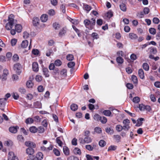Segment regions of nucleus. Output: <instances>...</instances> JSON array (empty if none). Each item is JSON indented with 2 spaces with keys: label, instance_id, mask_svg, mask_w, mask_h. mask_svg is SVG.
I'll use <instances>...</instances> for the list:
<instances>
[{
  "label": "nucleus",
  "instance_id": "4be33fe9",
  "mask_svg": "<svg viewBox=\"0 0 160 160\" xmlns=\"http://www.w3.org/2000/svg\"><path fill=\"white\" fill-rule=\"evenodd\" d=\"M27 87L28 88H31L33 86V83L31 80L28 81L26 83Z\"/></svg>",
  "mask_w": 160,
  "mask_h": 160
},
{
  "label": "nucleus",
  "instance_id": "ddd939ff",
  "mask_svg": "<svg viewBox=\"0 0 160 160\" xmlns=\"http://www.w3.org/2000/svg\"><path fill=\"white\" fill-rule=\"evenodd\" d=\"M39 19L38 18L34 17L32 19V23L34 26H37L39 24Z\"/></svg>",
  "mask_w": 160,
  "mask_h": 160
},
{
  "label": "nucleus",
  "instance_id": "5701e85b",
  "mask_svg": "<svg viewBox=\"0 0 160 160\" xmlns=\"http://www.w3.org/2000/svg\"><path fill=\"white\" fill-rule=\"evenodd\" d=\"M149 49L151 54H155L157 53V51L156 48L151 47Z\"/></svg>",
  "mask_w": 160,
  "mask_h": 160
},
{
  "label": "nucleus",
  "instance_id": "09e8293b",
  "mask_svg": "<svg viewBox=\"0 0 160 160\" xmlns=\"http://www.w3.org/2000/svg\"><path fill=\"white\" fill-rule=\"evenodd\" d=\"M53 152L54 154L57 156H59L60 154V151L57 149H54L53 150Z\"/></svg>",
  "mask_w": 160,
  "mask_h": 160
},
{
  "label": "nucleus",
  "instance_id": "cd10ccee",
  "mask_svg": "<svg viewBox=\"0 0 160 160\" xmlns=\"http://www.w3.org/2000/svg\"><path fill=\"white\" fill-rule=\"evenodd\" d=\"M70 108L72 110L75 111L78 109V106L76 104H72L71 105Z\"/></svg>",
  "mask_w": 160,
  "mask_h": 160
},
{
  "label": "nucleus",
  "instance_id": "4d7b16f0",
  "mask_svg": "<svg viewBox=\"0 0 160 160\" xmlns=\"http://www.w3.org/2000/svg\"><path fill=\"white\" fill-rule=\"evenodd\" d=\"M29 36V33L26 31H25L23 33V38L25 39L27 38Z\"/></svg>",
  "mask_w": 160,
  "mask_h": 160
},
{
  "label": "nucleus",
  "instance_id": "8fccbe9b",
  "mask_svg": "<svg viewBox=\"0 0 160 160\" xmlns=\"http://www.w3.org/2000/svg\"><path fill=\"white\" fill-rule=\"evenodd\" d=\"M67 70L66 69H63L60 72V74L64 76L67 75Z\"/></svg>",
  "mask_w": 160,
  "mask_h": 160
},
{
  "label": "nucleus",
  "instance_id": "2eb2a0df",
  "mask_svg": "<svg viewBox=\"0 0 160 160\" xmlns=\"http://www.w3.org/2000/svg\"><path fill=\"white\" fill-rule=\"evenodd\" d=\"M19 128L18 126L11 127L9 128V131L12 133H15L17 131Z\"/></svg>",
  "mask_w": 160,
  "mask_h": 160
},
{
  "label": "nucleus",
  "instance_id": "680f3d73",
  "mask_svg": "<svg viewBox=\"0 0 160 160\" xmlns=\"http://www.w3.org/2000/svg\"><path fill=\"white\" fill-rule=\"evenodd\" d=\"M114 138L118 142L120 141L121 139V137L118 135H115L113 136Z\"/></svg>",
  "mask_w": 160,
  "mask_h": 160
},
{
  "label": "nucleus",
  "instance_id": "de8ad7c7",
  "mask_svg": "<svg viewBox=\"0 0 160 160\" xmlns=\"http://www.w3.org/2000/svg\"><path fill=\"white\" fill-rule=\"evenodd\" d=\"M35 79L37 82H40L42 80V77L41 75H37L36 76Z\"/></svg>",
  "mask_w": 160,
  "mask_h": 160
},
{
  "label": "nucleus",
  "instance_id": "20e7f679",
  "mask_svg": "<svg viewBox=\"0 0 160 160\" xmlns=\"http://www.w3.org/2000/svg\"><path fill=\"white\" fill-rule=\"evenodd\" d=\"M123 124V129L125 131H128L130 128V121L128 119H124L122 122Z\"/></svg>",
  "mask_w": 160,
  "mask_h": 160
},
{
  "label": "nucleus",
  "instance_id": "69168bd1",
  "mask_svg": "<svg viewBox=\"0 0 160 160\" xmlns=\"http://www.w3.org/2000/svg\"><path fill=\"white\" fill-rule=\"evenodd\" d=\"M38 89L39 92H42L44 90V88L42 86H39L38 88Z\"/></svg>",
  "mask_w": 160,
  "mask_h": 160
},
{
  "label": "nucleus",
  "instance_id": "f03ea898",
  "mask_svg": "<svg viewBox=\"0 0 160 160\" xmlns=\"http://www.w3.org/2000/svg\"><path fill=\"white\" fill-rule=\"evenodd\" d=\"M95 19L92 18L91 21L88 19L85 20L84 21V23L87 28L90 29H92L93 28V26L95 25Z\"/></svg>",
  "mask_w": 160,
  "mask_h": 160
},
{
  "label": "nucleus",
  "instance_id": "6ab92c4d",
  "mask_svg": "<svg viewBox=\"0 0 160 160\" xmlns=\"http://www.w3.org/2000/svg\"><path fill=\"white\" fill-rule=\"evenodd\" d=\"M30 131L32 133H35L38 131V128L35 126H32L29 128Z\"/></svg>",
  "mask_w": 160,
  "mask_h": 160
},
{
  "label": "nucleus",
  "instance_id": "5fc2aeb1",
  "mask_svg": "<svg viewBox=\"0 0 160 160\" xmlns=\"http://www.w3.org/2000/svg\"><path fill=\"white\" fill-rule=\"evenodd\" d=\"M86 148L89 150V151H92L93 149V147L91 146L90 145H87L85 146Z\"/></svg>",
  "mask_w": 160,
  "mask_h": 160
},
{
  "label": "nucleus",
  "instance_id": "39448f33",
  "mask_svg": "<svg viewBox=\"0 0 160 160\" xmlns=\"http://www.w3.org/2000/svg\"><path fill=\"white\" fill-rule=\"evenodd\" d=\"M13 69L16 73L18 74H20L21 72L22 67L21 65L18 63L15 64L13 66Z\"/></svg>",
  "mask_w": 160,
  "mask_h": 160
},
{
  "label": "nucleus",
  "instance_id": "c756f323",
  "mask_svg": "<svg viewBox=\"0 0 160 160\" xmlns=\"http://www.w3.org/2000/svg\"><path fill=\"white\" fill-rule=\"evenodd\" d=\"M60 25L58 22H55L53 24V27L55 29H58L60 28Z\"/></svg>",
  "mask_w": 160,
  "mask_h": 160
},
{
  "label": "nucleus",
  "instance_id": "864d4df0",
  "mask_svg": "<svg viewBox=\"0 0 160 160\" xmlns=\"http://www.w3.org/2000/svg\"><path fill=\"white\" fill-rule=\"evenodd\" d=\"M38 131L39 133H42L44 131V129L42 127H39L38 129Z\"/></svg>",
  "mask_w": 160,
  "mask_h": 160
},
{
  "label": "nucleus",
  "instance_id": "338daca9",
  "mask_svg": "<svg viewBox=\"0 0 160 160\" xmlns=\"http://www.w3.org/2000/svg\"><path fill=\"white\" fill-rule=\"evenodd\" d=\"M39 52V51L37 49H33L32 51V53L34 55H38Z\"/></svg>",
  "mask_w": 160,
  "mask_h": 160
},
{
  "label": "nucleus",
  "instance_id": "4468645a",
  "mask_svg": "<svg viewBox=\"0 0 160 160\" xmlns=\"http://www.w3.org/2000/svg\"><path fill=\"white\" fill-rule=\"evenodd\" d=\"M32 68L33 71L37 72L38 71V63L36 62L33 63Z\"/></svg>",
  "mask_w": 160,
  "mask_h": 160
},
{
  "label": "nucleus",
  "instance_id": "c03bdc74",
  "mask_svg": "<svg viewBox=\"0 0 160 160\" xmlns=\"http://www.w3.org/2000/svg\"><path fill=\"white\" fill-rule=\"evenodd\" d=\"M48 13L50 16H53L55 14V12L53 9H51L48 11Z\"/></svg>",
  "mask_w": 160,
  "mask_h": 160
},
{
  "label": "nucleus",
  "instance_id": "c85d7f7f",
  "mask_svg": "<svg viewBox=\"0 0 160 160\" xmlns=\"http://www.w3.org/2000/svg\"><path fill=\"white\" fill-rule=\"evenodd\" d=\"M123 129V127L120 125H117L116 127V129L118 132H120Z\"/></svg>",
  "mask_w": 160,
  "mask_h": 160
},
{
  "label": "nucleus",
  "instance_id": "0e129e2a",
  "mask_svg": "<svg viewBox=\"0 0 160 160\" xmlns=\"http://www.w3.org/2000/svg\"><path fill=\"white\" fill-rule=\"evenodd\" d=\"M159 19L157 18H154L153 19V22L154 23L158 24L159 22Z\"/></svg>",
  "mask_w": 160,
  "mask_h": 160
},
{
  "label": "nucleus",
  "instance_id": "052dcab7",
  "mask_svg": "<svg viewBox=\"0 0 160 160\" xmlns=\"http://www.w3.org/2000/svg\"><path fill=\"white\" fill-rule=\"evenodd\" d=\"M18 91L22 94H24L26 92L25 89L23 88H20L19 89Z\"/></svg>",
  "mask_w": 160,
  "mask_h": 160
},
{
  "label": "nucleus",
  "instance_id": "4c0bfd02",
  "mask_svg": "<svg viewBox=\"0 0 160 160\" xmlns=\"http://www.w3.org/2000/svg\"><path fill=\"white\" fill-rule=\"evenodd\" d=\"M140 101V98L138 97H136L133 98L132 100V101L134 103H138Z\"/></svg>",
  "mask_w": 160,
  "mask_h": 160
},
{
  "label": "nucleus",
  "instance_id": "7c9ffc66",
  "mask_svg": "<svg viewBox=\"0 0 160 160\" xmlns=\"http://www.w3.org/2000/svg\"><path fill=\"white\" fill-rule=\"evenodd\" d=\"M63 151L64 153L66 155L69 154V150L68 147L64 146L63 148Z\"/></svg>",
  "mask_w": 160,
  "mask_h": 160
},
{
  "label": "nucleus",
  "instance_id": "dca6fc26",
  "mask_svg": "<svg viewBox=\"0 0 160 160\" xmlns=\"http://www.w3.org/2000/svg\"><path fill=\"white\" fill-rule=\"evenodd\" d=\"M28 44V42L27 40H23L22 41L21 46L23 48H25L27 47Z\"/></svg>",
  "mask_w": 160,
  "mask_h": 160
},
{
  "label": "nucleus",
  "instance_id": "13d9d810",
  "mask_svg": "<svg viewBox=\"0 0 160 160\" xmlns=\"http://www.w3.org/2000/svg\"><path fill=\"white\" fill-rule=\"evenodd\" d=\"M145 106L143 104H140L139 105L138 108L141 111H144L145 110Z\"/></svg>",
  "mask_w": 160,
  "mask_h": 160
},
{
  "label": "nucleus",
  "instance_id": "6e6d98bb",
  "mask_svg": "<svg viewBox=\"0 0 160 160\" xmlns=\"http://www.w3.org/2000/svg\"><path fill=\"white\" fill-rule=\"evenodd\" d=\"M99 144L100 146L103 147L105 145L106 142L104 140H101L99 142Z\"/></svg>",
  "mask_w": 160,
  "mask_h": 160
},
{
  "label": "nucleus",
  "instance_id": "bf43d9fd",
  "mask_svg": "<svg viewBox=\"0 0 160 160\" xmlns=\"http://www.w3.org/2000/svg\"><path fill=\"white\" fill-rule=\"evenodd\" d=\"M17 42V40L16 39L14 38L11 40V42L12 46H14L15 45Z\"/></svg>",
  "mask_w": 160,
  "mask_h": 160
},
{
  "label": "nucleus",
  "instance_id": "0eeeda50",
  "mask_svg": "<svg viewBox=\"0 0 160 160\" xmlns=\"http://www.w3.org/2000/svg\"><path fill=\"white\" fill-rule=\"evenodd\" d=\"M7 102L6 98H0V109L3 111Z\"/></svg>",
  "mask_w": 160,
  "mask_h": 160
},
{
  "label": "nucleus",
  "instance_id": "a878e982",
  "mask_svg": "<svg viewBox=\"0 0 160 160\" xmlns=\"http://www.w3.org/2000/svg\"><path fill=\"white\" fill-rule=\"evenodd\" d=\"M103 113L106 116H110L112 113L109 110H105L103 112Z\"/></svg>",
  "mask_w": 160,
  "mask_h": 160
},
{
  "label": "nucleus",
  "instance_id": "a18cd8bd",
  "mask_svg": "<svg viewBox=\"0 0 160 160\" xmlns=\"http://www.w3.org/2000/svg\"><path fill=\"white\" fill-rule=\"evenodd\" d=\"M62 64V62L60 60H57L54 62V64L57 66H60Z\"/></svg>",
  "mask_w": 160,
  "mask_h": 160
},
{
  "label": "nucleus",
  "instance_id": "37998d69",
  "mask_svg": "<svg viewBox=\"0 0 160 160\" xmlns=\"http://www.w3.org/2000/svg\"><path fill=\"white\" fill-rule=\"evenodd\" d=\"M92 36L93 39H97L99 38L98 34L96 32H93L92 34Z\"/></svg>",
  "mask_w": 160,
  "mask_h": 160
},
{
  "label": "nucleus",
  "instance_id": "3c124183",
  "mask_svg": "<svg viewBox=\"0 0 160 160\" xmlns=\"http://www.w3.org/2000/svg\"><path fill=\"white\" fill-rule=\"evenodd\" d=\"M106 16L108 18H110L113 16V13L111 11H108V12H107L106 14Z\"/></svg>",
  "mask_w": 160,
  "mask_h": 160
},
{
  "label": "nucleus",
  "instance_id": "f3484780",
  "mask_svg": "<svg viewBox=\"0 0 160 160\" xmlns=\"http://www.w3.org/2000/svg\"><path fill=\"white\" fill-rule=\"evenodd\" d=\"M67 29L65 28H63L62 29L59 33V35L60 36H62L65 34L66 33Z\"/></svg>",
  "mask_w": 160,
  "mask_h": 160
},
{
  "label": "nucleus",
  "instance_id": "9d476101",
  "mask_svg": "<svg viewBox=\"0 0 160 160\" xmlns=\"http://www.w3.org/2000/svg\"><path fill=\"white\" fill-rule=\"evenodd\" d=\"M25 145L27 147L35 148L36 145L35 143L29 141H27L25 142Z\"/></svg>",
  "mask_w": 160,
  "mask_h": 160
},
{
  "label": "nucleus",
  "instance_id": "58836bf2",
  "mask_svg": "<svg viewBox=\"0 0 160 160\" xmlns=\"http://www.w3.org/2000/svg\"><path fill=\"white\" fill-rule=\"evenodd\" d=\"M150 33L152 35H155L156 33V29L154 28H150L149 29Z\"/></svg>",
  "mask_w": 160,
  "mask_h": 160
},
{
  "label": "nucleus",
  "instance_id": "393cba45",
  "mask_svg": "<svg viewBox=\"0 0 160 160\" xmlns=\"http://www.w3.org/2000/svg\"><path fill=\"white\" fill-rule=\"evenodd\" d=\"M73 151L75 154L80 155L81 153L80 149L78 148H75Z\"/></svg>",
  "mask_w": 160,
  "mask_h": 160
},
{
  "label": "nucleus",
  "instance_id": "a211bd4d",
  "mask_svg": "<svg viewBox=\"0 0 160 160\" xmlns=\"http://www.w3.org/2000/svg\"><path fill=\"white\" fill-rule=\"evenodd\" d=\"M25 122L27 124H30L33 123L34 120L32 118H28L26 119Z\"/></svg>",
  "mask_w": 160,
  "mask_h": 160
},
{
  "label": "nucleus",
  "instance_id": "9b49d317",
  "mask_svg": "<svg viewBox=\"0 0 160 160\" xmlns=\"http://www.w3.org/2000/svg\"><path fill=\"white\" fill-rule=\"evenodd\" d=\"M48 19V16L46 14H43L40 17V20L42 22H46Z\"/></svg>",
  "mask_w": 160,
  "mask_h": 160
},
{
  "label": "nucleus",
  "instance_id": "e2e57ef3",
  "mask_svg": "<svg viewBox=\"0 0 160 160\" xmlns=\"http://www.w3.org/2000/svg\"><path fill=\"white\" fill-rule=\"evenodd\" d=\"M13 98L16 100H17L19 98V95L18 93L15 92L13 93L12 95Z\"/></svg>",
  "mask_w": 160,
  "mask_h": 160
},
{
  "label": "nucleus",
  "instance_id": "79ce46f5",
  "mask_svg": "<svg viewBox=\"0 0 160 160\" xmlns=\"http://www.w3.org/2000/svg\"><path fill=\"white\" fill-rule=\"evenodd\" d=\"M100 120L103 123H105L107 122V119L104 117H101Z\"/></svg>",
  "mask_w": 160,
  "mask_h": 160
},
{
  "label": "nucleus",
  "instance_id": "bb28decb",
  "mask_svg": "<svg viewBox=\"0 0 160 160\" xmlns=\"http://www.w3.org/2000/svg\"><path fill=\"white\" fill-rule=\"evenodd\" d=\"M43 72L44 74L46 77H48L49 76V74L48 73V69L47 68H43Z\"/></svg>",
  "mask_w": 160,
  "mask_h": 160
},
{
  "label": "nucleus",
  "instance_id": "49530a36",
  "mask_svg": "<svg viewBox=\"0 0 160 160\" xmlns=\"http://www.w3.org/2000/svg\"><path fill=\"white\" fill-rule=\"evenodd\" d=\"M75 65V63L74 62H70L68 63V65L69 68H72Z\"/></svg>",
  "mask_w": 160,
  "mask_h": 160
},
{
  "label": "nucleus",
  "instance_id": "72a5a7b5",
  "mask_svg": "<svg viewBox=\"0 0 160 160\" xmlns=\"http://www.w3.org/2000/svg\"><path fill=\"white\" fill-rule=\"evenodd\" d=\"M117 62L119 64H122L123 62V59L120 57H118L116 59Z\"/></svg>",
  "mask_w": 160,
  "mask_h": 160
},
{
  "label": "nucleus",
  "instance_id": "2f4dec72",
  "mask_svg": "<svg viewBox=\"0 0 160 160\" xmlns=\"http://www.w3.org/2000/svg\"><path fill=\"white\" fill-rule=\"evenodd\" d=\"M142 67L146 71L149 70V67L148 64L146 63H144L142 65Z\"/></svg>",
  "mask_w": 160,
  "mask_h": 160
},
{
  "label": "nucleus",
  "instance_id": "e433bc0d",
  "mask_svg": "<svg viewBox=\"0 0 160 160\" xmlns=\"http://www.w3.org/2000/svg\"><path fill=\"white\" fill-rule=\"evenodd\" d=\"M117 148V147L114 145H111L108 147V151H111L115 150Z\"/></svg>",
  "mask_w": 160,
  "mask_h": 160
},
{
  "label": "nucleus",
  "instance_id": "774afa93",
  "mask_svg": "<svg viewBox=\"0 0 160 160\" xmlns=\"http://www.w3.org/2000/svg\"><path fill=\"white\" fill-rule=\"evenodd\" d=\"M126 72L128 74H131L132 72V68L130 67H128L126 69Z\"/></svg>",
  "mask_w": 160,
  "mask_h": 160
},
{
  "label": "nucleus",
  "instance_id": "b1692460",
  "mask_svg": "<svg viewBox=\"0 0 160 160\" xmlns=\"http://www.w3.org/2000/svg\"><path fill=\"white\" fill-rule=\"evenodd\" d=\"M129 37L131 39H134L138 38L137 35L134 33H131L129 34Z\"/></svg>",
  "mask_w": 160,
  "mask_h": 160
},
{
  "label": "nucleus",
  "instance_id": "423d86ee",
  "mask_svg": "<svg viewBox=\"0 0 160 160\" xmlns=\"http://www.w3.org/2000/svg\"><path fill=\"white\" fill-rule=\"evenodd\" d=\"M8 160H19L14 152L10 151L8 154Z\"/></svg>",
  "mask_w": 160,
  "mask_h": 160
},
{
  "label": "nucleus",
  "instance_id": "ea45409f",
  "mask_svg": "<svg viewBox=\"0 0 160 160\" xmlns=\"http://www.w3.org/2000/svg\"><path fill=\"white\" fill-rule=\"evenodd\" d=\"M67 59L68 61H72L74 59L73 56L72 54H68L67 56Z\"/></svg>",
  "mask_w": 160,
  "mask_h": 160
},
{
  "label": "nucleus",
  "instance_id": "f257e3e1",
  "mask_svg": "<svg viewBox=\"0 0 160 160\" xmlns=\"http://www.w3.org/2000/svg\"><path fill=\"white\" fill-rule=\"evenodd\" d=\"M14 15L13 14H10L8 17V22L6 23L5 26L6 29L7 30H11L14 25Z\"/></svg>",
  "mask_w": 160,
  "mask_h": 160
},
{
  "label": "nucleus",
  "instance_id": "f704fd0d",
  "mask_svg": "<svg viewBox=\"0 0 160 160\" xmlns=\"http://www.w3.org/2000/svg\"><path fill=\"white\" fill-rule=\"evenodd\" d=\"M83 8L84 10H86L88 12L90 11L91 9V7L87 4H84Z\"/></svg>",
  "mask_w": 160,
  "mask_h": 160
},
{
  "label": "nucleus",
  "instance_id": "412c9836",
  "mask_svg": "<svg viewBox=\"0 0 160 160\" xmlns=\"http://www.w3.org/2000/svg\"><path fill=\"white\" fill-rule=\"evenodd\" d=\"M43 154L42 152H39L37 153L36 157L38 160H41L43 159Z\"/></svg>",
  "mask_w": 160,
  "mask_h": 160
},
{
  "label": "nucleus",
  "instance_id": "7ed1b4c3",
  "mask_svg": "<svg viewBox=\"0 0 160 160\" xmlns=\"http://www.w3.org/2000/svg\"><path fill=\"white\" fill-rule=\"evenodd\" d=\"M15 29H12L10 31V33L12 35L15 34L16 31L18 32H20L22 31V27L20 24H17L15 25Z\"/></svg>",
  "mask_w": 160,
  "mask_h": 160
},
{
  "label": "nucleus",
  "instance_id": "603ef678",
  "mask_svg": "<svg viewBox=\"0 0 160 160\" xmlns=\"http://www.w3.org/2000/svg\"><path fill=\"white\" fill-rule=\"evenodd\" d=\"M106 132L108 134H112L113 133V129H111L110 128H107L106 129Z\"/></svg>",
  "mask_w": 160,
  "mask_h": 160
},
{
  "label": "nucleus",
  "instance_id": "c9c22d12",
  "mask_svg": "<svg viewBox=\"0 0 160 160\" xmlns=\"http://www.w3.org/2000/svg\"><path fill=\"white\" fill-rule=\"evenodd\" d=\"M94 132L97 133H100L102 132L101 128L99 127H96L94 128Z\"/></svg>",
  "mask_w": 160,
  "mask_h": 160
},
{
  "label": "nucleus",
  "instance_id": "aec40b11",
  "mask_svg": "<svg viewBox=\"0 0 160 160\" xmlns=\"http://www.w3.org/2000/svg\"><path fill=\"white\" fill-rule=\"evenodd\" d=\"M131 79L133 83L137 85L138 83V79L137 77L134 75L132 76Z\"/></svg>",
  "mask_w": 160,
  "mask_h": 160
},
{
  "label": "nucleus",
  "instance_id": "1a4fd4ad",
  "mask_svg": "<svg viewBox=\"0 0 160 160\" xmlns=\"http://www.w3.org/2000/svg\"><path fill=\"white\" fill-rule=\"evenodd\" d=\"M8 71L7 69H4L1 76L2 81H6L7 79V76L9 74Z\"/></svg>",
  "mask_w": 160,
  "mask_h": 160
},
{
  "label": "nucleus",
  "instance_id": "473e14b6",
  "mask_svg": "<svg viewBox=\"0 0 160 160\" xmlns=\"http://www.w3.org/2000/svg\"><path fill=\"white\" fill-rule=\"evenodd\" d=\"M120 7L121 10L123 12L126 11L127 8L126 5L123 3H122L120 5Z\"/></svg>",
  "mask_w": 160,
  "mask_h": 160
},
{
  "label": "nucleus",
  "instance_id": "a19ab883",
  "mask_svg": "<svg viewBox=\"0 0 160 160\" xmlns=\"http://www.w3.org/2000/svg\"><path fill=\"white\" fill-rule=\"evenodd\" d=\"M84 141L86 143H88L92 142V139L91 138L87 137L84 138Z\"/></svg>",
  "mask_w": 160,
  "mask_h": 160
},
{
  "label": "nucleus",
  "instance_id": "f8f14e48",
  "mask_svg": "<svg viewBox=\"0 0 160 160\" xmlns=\"http://www.w3.org/2000/svg\"><path fill=\"white\" fill-rule=\"evenodd\" d=\"M138 75L140 78L143 79L144 78V74L143 70L142 69H140L138 71Z\"/></svg>",
  "mask_w": 160,
  "mask_h": 160
},
{
  "label": "nucleus",
  "instance_id": "6e6552de",
  "mask_svg": "<svg viewBox=\"0 0 160 160\" xmlns=\"http://www.w3.org/2000/svg\"><path fill=\"white\" fill-rule=\"evenodd\" d=\"M33 148L28 147L25 150V153L27 155L29 156L32 155L35 153V150Z\"/></svg>",
  "mask_w": 160,
  "mask_h": 160
}]
</instances>
